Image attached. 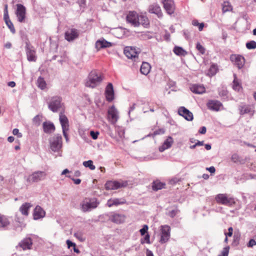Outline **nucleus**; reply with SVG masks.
Here are the masks:
<instances>
[{"label": "nucleus", "instance_id": "nucleus-1", "mask_svg": "<svg viewBox=\"0 0 256 256\" xmlns=\"http://www.w3.org/2000/svg\"><path fill=\"white\" fill-rule=\"evenodd\" d=\"M102 78L96 71L92 70L88 74L85 85L87 87L94 88L102 82Z\"/></svg>", "mask_w": 256, "mask_h": 256}, {"label": "nucleus", "instance_id": "nucleus-2", "mask_svg": "<svg viewBox=\"0 0 256 256\" xmlns=\"http://www.w3.org/2000/svg\"><path fill=\"white\" fill-rule=\"evenodd\" d=\"M99 202L96 199L86 198L80 204L81 210L84 212H88L97 208Z\"/></svg>", "mask_w": 256, "mask_h": 256}, {"label": "nucleus", "instance_id": "nucleus-3", "mask_svg": "<svg viewBox=\"0 0 256 256\" xmlns=\"http://www.w3.org/2000/svg\"><path fill=\"white\" fill-rule=\"evenodd\" d=\"M25 51L28 61L34 62L36 60V48L28 40L25 42Z\"/></svg>", "mask_w": 256, "mask_h": 256}, {"label": "nucleus", "instance_id": "nucleus-4", "mask_svg": "<svg viewBox=\"0 0 256 256\" xmlns=\"http://www.w3.org/2000/svg\"><path fill=\"white\" fill-rule=\"evenodd\" d=\"M215 200L217 203L228 206H232L235 204L232 198H228L226 194H219L216 196Z\"/></svg>", "mask_w": 256, "mask_h": 256}, {"label": "nucleus", "instance_id": "nucleus-5", "mask_svg": "<svg viewBox=\"0 0 256 256\" xmlns=\"http://www.w3.org/2000/svg\"><path fill=\"white\" fill-rule=\"evenodd\" d=\"M124 54L126 56L134 62L138 60V55L140 52L139 49L136 50L135 47L126 46L124 48Z\"/></svg>", "mask_w": 256, "mask_h": 256}, {"label": "nucleus", "instance_id": "nucleus-6", "mask_svg": "<svg viewBox=\"0 0 256 256\" xmlns=\"http://www.w3.org/2000/svg\"><path fill=\"white\" fill-rule=\"evenodd\" d=\"M51 150L56 152H58L62 147V136L60 134H56L50 140Z\"/></svg>", "mask_w": 256, "mask_h": 256}, {"label": "nucleus", "instance_id": "nucleus-7", "mask_svg": "<svg viewBox=\"0 0 256 256\" xmlns=\"http://www.w3.org/2000/svg\"><path fill=\"white\" fill-rule=\"evenodd\" d=\"M128 185L126 181L109 180L105 184V188L106 190H117L120 188L126 187Z\"/></svg>", "mask_w": 256, "mask_h": 256}, {"label": "nucleus", "instance_id": "nucleus-8", "mask_svg": "<svg viewBox=\"0 0 256 256\" xmlns=\"http://www.w3.org/2000/svg\"><path fill=\"white\" fill-rule=\"evenodd\" d=\"M46 176V174L44 171H36L28 176L26 180L29 182H37L44 180Z\"/></svg>", "mask_w": 256, "mask_h": 256}, {"label": "nucleus", "instance_id": "nucleus-9", "mask_svg": "<svg viewBox=\"0 0 256 256\" xmlns=\"http://www.w3.org/2000/svg\"><path fill=\"white\" fill-rule=\"evenodd\" d=\"M16 14L18 21L20 22H24L26 18V8L20 4H17Z\"/></svg>", "mask_w": 256, "mask_h": 256}, {"label": "nucleus", "instance_id": "nucleus-10", "mask_svg": "<svg viewBox=\"0 0 256 256\" xmlns=\"http://www.w3.org/2000/svg\"><path fill=\"white\" fill-rule=\"evenodd\" d=\"M62 98L59 96H54L48 103V108L54 112H56L62 106Z\"/></svg>", "mask_w": 256, "mask_h": 256}, {"label": "nucleus", "instance_id": "nucleus-11", "mask_svg": "<svg viewBox=\"0 0 256 256\" xmlns=\"http://www.w3.org/2000/svg\"><path fill=\"white\" fill-rule=\"evenodd\" d=\"M108 119L112 124H115L118 119V112L114 106L108 110Z\"/></svg>", "mask_w": 256, "mask_h": 256}, {"label": "nucleus", "instance_id": "nucleus-12", "mask_svg": "<svg viewBox=\"0 0 256 256\" xmlns=\"http://www.w3.org/2000/svg\"><path fill=\"white\" fill-rule=\"evenodd\" d=\"M170 227L167 225L162 226L160 243L164 244L170 238Z\"/></svg>", "mask_w": 256, "mask_h": 256}, {"label": "nucleus", "instance_id": "nucleus-13", "mask_svg": "<svg viewBox=\"0 0 256 256\" xmlns=\"http://www.w3.org/2000/svg\"><path fill=\"white\" fill-rule=\"evenodd\" d=\"M230 60L238 69L242 68L245 63L244 57L238 54H232L230 56Z\"/></svg>", "mask_w": 256, "mask_h": 256}, {"label": "nucleus", "instance_id": "nucleus-14", "mask_svg": "<svg viewBox=\"0 0 256 256\" xmlns=\"http://www.w3.org/2000/svg\"><path fill=\"white\" fill-rule=\"evenodd\" d=\"M109 220L116 224H120L125 221L126 216L124 214L116 212H110L108 214Z\"/></svg>", "mask_w": 256, "mask_h": 256}, {"label": "nucleus", "instance_id": "nucleus-15", "mask_svg": "<svg viewBox=\"0 0 256 256\" xmlns=\"http://www.w3.org/2000/svg\"><path fill=\"white\" fill-rule=\"evenodd\" d=\"M164 8L168 14L172 15L175 10V4L173 0H162Z\"/></svg>", "mask_w": 256, "mask_h": 256}, {"label": "nucleus", "instance_id": "nucleus-16", "mask_svg": "<svg viewBox=\"0 0 256 256\" xmlns=\"http://www.w3.org/2000/svg\"><path fill=\"white\" fill-rule=\"evenodd\" d=\"M4 20L6 25L10 30L12 33L13 34H15L16 30L14 27V26L12 22H11L9 18L7 4H6L4 6Z\"/></svg>", "mask_w": 256, "mask_h": 256}, {"label": "nucleus", "instance_id": "nucleus-17", "mask_svg": "<svg viewBox=\"0 0 256 256\" xmlns=\"http://www.w3.org/2000/svg\"><path fill=\"white\" fill-rule=\"evenodd\" d=\"M79 36V32L76 28H71L66 32L65 39L68 42H72L77 38Z\"/></svg>", "mask_w": 256, "mask_h": 256}, {"label": "nucleus", "instance_id": "nucleus-18", "mask_svg": "<svg viewBox=\"0 0 256 256\" xmlns=\"http://www.w3.org/2000/svg\"><path fill=\"white\" fill-rule=\"evenodd\" d=\"M138 15L134 12H130L126 16V21L134 27L138 26Z\"/></svg>", "mask_w": 256, "mask_h": 256}, {"label": "nucleus", "instance_id": "nucleus-19", "mask_svg": "<svg viewBox=\"0 0 256 256\" xmlns=\"http://www.w3.org/2000/svg\"><path fill=\"white\" fill-rule=\"evenodd\" d=\"M178 113L188 121H192L194 118L192 113L184 106H181L178 108Z\"/></svg>", "mask_w": 256, "mask_h": 256}, {"label": "nucleus", "instance_id": "nucleus-20", "mask_svg": "<svg viewBox=\"0 0 256 256\" xmlns=\"http://www.w3.org/2000/svg\"><path fill=\"white\" fill-rule=\"evenodd\" d=\"M148 11L150 13L156 14L158 18H162L163 16L161 8L158 4L155 3L150 5Z\"/></svg>", "mask_w": 256, "mask_h": 256}, {"label": "nucleus", "instance_id": "nucleus-21", "mask_svg": "<svg viewBox=\"0 0 256 256\" xmlns=\"http://www.w3.org/2000/svg\"><path fill=\"white\" fill-rule=\"evenodd\" d=\"M106 98L108 102H112L114 99V90L112 84L108 83L105 90Z\"/></svg>", "mask_w": 256, "mask_h": 256}, {"label": "nucleus", "instance_id": "nucleus-22", "mask_svg": "<svg viewBox=\"0 0 256 256\" xmlns=\"http://www.w3.org/2000/svg\"><path fill=\"white\" fill-rule=\"evenodd\" d=\"M206 105L209 110L218 111L220 107L222 106V104L218 100H211L208 102Z\"/></svg>", "mask_w": 256, "mask_h": 256}, {"label": "nucleus", "instance_id": "nucleus-23", "mask_svg": "<svg viewBox=\"0 0 256 256\" xmlns=\"http://www.w3.org/2000/svg\"><path fill=\"white\" fill-rule=\"evenodd\" d=\"M32 244V240L30 238H26L23 239L18 244V246L23 250H30Z\"/></svg>", "mask_w": 256, "mask_h": 256}, {"label": "nucleus", "instance_id": "nucleus-24", "mask_svg": "<svg viewBox=\"0 0 256 256\" xmlns=\"http://www.w3.org/2000/svg\"><path fill=\"white\" fill-rule=\"evenodd\" d=\"M45 214L44 210L40 206H37L34 210L33 214L34 218L35 220L40 219L44 218Z\"/></svg>", "mask_w": 256, "mask_h": 256}, {"label": "nucleus", "instance_id": "nucleus-25", "mask_svg": "<svg viewBox=\"0 0 256 256\" xmlns=\"http://www.w3.org/2000/svg\"><path fill=\"white\" fill-rule=\"evenodd\" d=\"M190 90L196 94H202L206 91L205 88L202 84H194L190 86Z\"/></svg>", "mask_w": 256, "mask_h": 256}, {"label": "nucleus", "instance_id": "nucleus-26", "mask_svg": "<svg viewBox=\"0 0 256 256\" xmlns=\"http://www.w3.org/2000/svg\"><path fill=\"white\" fill-rule=\"evenodd\" d=\"M240 114L241 115H244V114H250V115H253L254 112V110L252 108L251 106L249 105H243L239 106Z\"/></svg>", "mask_w": 256, "mask_h": 256}, {"label": "nucleus", "instance_id": "nucleus-27", "mask_svg": "<svg viewBox=\"0 0 256 256\" xmlns=\"http://www.w3.org/2000/svg\"><path fill=\"white\" fill-rule=\"evenodd\" d=\"M126 202V200L124 198H114L110 199L108 200L107 206L108 207H112L114 206H118L120 204H122Z\"/></svg>", "mask_w": 256, "mask_h": 256}, {"label": "nucleus", "instance_id": "nucleus-28", "mask_svg": "<svg viewBox=\"0 0 256 256\" xmlns=\"http://www.w3.org/2000/svg\"><path fill=\"white\" fill-rule=\"evenodd\" d=\"M174 142L173 138L171 136H168L164 142L163 144L159 148V150L160 152H164L166 149L170 148Z\"/></svg>", "mask_w": 256, "mask_h": 256}, {"label": "nucleus", "instance_id": "nucleus-29", "mask_svg": "<svg viewBox=\"0 0 256 256\" xmlns=\"http://www.w3.org/2000/svg\"><path fill=\"white\" fill-rule=\"evenodd\" d=\"M96 46L98 48H104L111 47L112 46V44L104 39H102L96 41Z\"/></svg>", "mask_w": 256, "mask_h": 256}, {"label": "nucleus", "instance_id": "nucleus-30", "mask_svg": "<svg viewBox=\"0 0 256 256\" xmlns=\"http://www.w3.org/2000/svg\"><path fill=\"white\" fill-rule=\"evenodd\" d=\"M60 122L62 130L69 128L68 118L62 112H60Z\"/></svg>", "mask_w": 256, "mask_h": 256}, {"label": "nucleus", "instance_id": "nucleus-31", "mask_svg": "<svg viewBox=\"0 0 256 256\" xmlns=\"http://www.w3.org/2000/svg\"><path fill=\"white\" fill-rule=\"evenodd\" d=\"M42 126L44 132L47 134H50L55 130L54 124L50 122H44Z\"/></svg>", "mask_w": 256, "mask_h": 256}, {"label": "nucleus", "instance_id": "nucleus-32", "mask_svg": "<svg viewBox=\"0 0 256 256\" xmlns=\"http://www.w3.org/2000/svg\"><path fill=\"white\" fill-rule=\"evenodd\" d=\"M32 206L30 203L25 202L20 208V211L22 214L27 216L28 214L29 209Z\"/></svg>", "mask_w": 256, "mask_h": 256}, {"label": "nucleus", "instance_id": "nucleus-33", "mask_svg": "<svg viewBox=\"0 0 256 256\" xmlns=\"http://www.w3.org/2000/svg\"><path fill=\"white\" fill-rule=\"evenodd\" d=\"M10 224V221L8 216L0 214V228H5Z\"/></svg>", "mask_w": 256, "mask_h": 256}, {"label": "nucleus", "instance_id": "nucleus-34", "mask_svg": "<svg viewBox=\"0 0 256 256\" xmlns=\"http://www.w3.org/2000/svg\"><path fill=\"white\" fill-rule=\"evenodd\" d=\"M150 66L148 62H143L140 66V72L142 74L147 75L150 72Z\"/></svg>", "mask_w": 256, "mask_h": 256}, {"label": "nucleus", "instance_id": "nucleus-35", "mask_svg": "<svg viewBox=\"0 0 256 256\" xmlns=\"http://www.w3.org/2000/svg\"><path fill=\"white\" fill-rule=\"evenodd\" d=\"M138 26L140 24H142L144 27H147L150 24L148 18L146 16L144 15H138Z\"/></svg>", "mask_w": 256, "mask_h": 256}, {"label": "nucleus", "instance_id": "nucleus-36", "mask_svg": "<svg viewBox=\"0 0 256 256\" xmlns=\"http://www.w3.org/2000/svg\"><path fill=\"white\" fill-rule=\"evenodd\" d=\"M173 52L176 55L179 56H185L187 54V52L180 46H174Z\"/></svg>", "mask_w": 256, "mask_h": 256}, {"label": "nucleus", "instance_id": "nucleus-37", "mask_svg": "<svg viewBox=\"0 0 256 256\" xmlns=\"http://www.w3.org/2000/svg\"><path fill=\"white\" fill-rule=\"evenodd\" d=\"M234 80L233 81L232 88L234 90L238 92L242 89V87L241 86V84L237 79L236 74H234Z\"/></svg>", "mask_w": 256, "mask_h": 256}, {"label": "nucleus", "instance_id": "nucleus-38", "mask_svg": "<svg viewBox=\"0 0 256 256\" xmlns=\"http://www.w3.org/2000/svg\"><path fill=\"white\" fill-rule=\"evenodd\" d=\"M241 234L239 232H235L233 236L232 244L234 246H238L240 244Z\"/></svg>", "mask_w": 256, "mask_h": 256}, {"label": "nucleus", "instance_id": "nucleus-39", "mask_svg": "<svg viewBox=\"0 0 256 256\" xmlns=\"http://www.w3.org/2000/svg\"><path fill=\"white\" fill-rule=\"evenodd\" d=\"M37 86L41 90H44L46 88V82L43 78L38 77L37 80Z\"/></svg>", "mask_w": 256, "mask_h": 256}, {"label": "nucleus", "instance_id": "nucleus-40", "mask_svg": "<svg viewBox=\"0 0 256 256\" xmlns=\"http://www.w3.org/2000/svg\"><path fill=\"white\" fill-rule=\"evenodd\" d=\"M165 184L160 182H154L152 184V189L154 190H158L164 188Z\"/></svg>", "mask_w": 256, "mask_h": 256}, {"label": "nucleus", "instance_id": "nucleus-41", "mask_svg": "<svg viewBox=\"0 0 256 256\" xmlns=\"http://www.w3.org/2000/svg\"><path fill=\"white\" fill-rule=\"evenodd\" d=\"M74 236L81 242H84L86 240V238L84 236V233L82 231H78L74 232Z\"/></svg>", "mask_w": 256, "mask_h": 256}, {"label": "nucleus", "instance_id": "nucleus-42", "mask_svg": "<svg viewBox=\"0 0 256 256\" xmlns=\"http://www.w3.org/2000/svg\"><path fill=\"white\" fill-rule=\"evenodd\" d=\"M83 165L86 168H88L91 170H94L96 168V166L93 164V162L92 160L84 162Z\"/></svg>", "mask_w": 256, "mask_h": 256}, {"label": "nucleus", "instance_id": "nucleus-43", "mask_svg": "<svg viewBox=\"0 0 256 256\" xmlns=\"http://www.w3.org/2000/svg\"><path fill=\"white\" fill-rule=\"evenodd\" d=\"M180 212V210L177 207H176L174 210H170L167 215L171 218H174Z\"/></svg>", "mask_w": 256, "mask_h": 256}, {"label": "nucleus", "instance_id": "nucleus-44", "mask_svg": "<svg viewBox=\"0 0 256 256\" xmlns=\"http://www.w3.org/2000/svg\"><path fill=\"white\" fill-rule=\"evenodd\" d=\"M218 92L220 96L222 97L226 96L228 94V90L224 86L219 88Z\"/></svg>", "mask_w": 256, "mask_h": 256}, {"label": "nucleus", "instance_id": "nucleus-45", "mask_svg": "<svg viewBox=\"0 0 256 256\" xmlns=\"http://www.w3.org/2000/svg\"><path fill=\"white\" fill-rule=\"evenodd\" d=\"M42 116L40 114H38L35 116L32 120L33 123L36 126H39L42 121Z\"/></svg>", "mask_w": 256, "mask_h": 256}, {"label": "nucleus", "instance_id": "nucleus-46", "mask_svg": "<svg viewBox=\"0 0 256 256\" xmlns=\"http://www.w3.org/2000/svg\"><path fill=\"white\" fill-rule=\"evenodd\" d=\"M246 47L248 49L252 50L256 48V42L254 40H251L246 44Z\"/></svg>", "mask_w": 256, "mask_h": 256}, {"label": "nucleus", "instance_id": "nucleus-47", "mask_svg": "<svg viewBox=\"0 0 256 256\" xmlns=\"http://www.w3.org/2000/svg\"><path fill=\"white\" fill-rule=\"evenodd\" d=\"M164 132H165V130L164 128H159L158 130H155L153 134H148L147 136L150 137L151 136H155L158 135V134H164Z\"/></svg>", "mask_w": 256, "mask_h": 256}, {"label": "nucleus", "instance_id": "nucleus-48", "mask_svg": "<svg viewBox=\"0 0 256 256\" xmlns=\"http://www.w3.org/2000/svg\"><path fill=\"white\" fill-rule=\"evenodd\" d=\"M196 48L197 50L202 54L205 53L206 50L198 42L196 43Z\"/></svg>", "mask_w": 256, "mask_h": 256}, {"label": "nucleus", "instance_id": "nucleus-49", "mask_svg": "<svg viewBox=\"0 0 256 256\" xmlns=\"http://www.w3.org/2000/svg\"><path fill=\"white\" fill-rule=\"evenodd\" d=\"M150 236L148 233H147L146 235H144V237L143 238L140 240V242L142 244H143L145 242L150 244Z\"/></svg>", "mask_w": 256, "mask_h": 256}, {"label": "nucleus", "instance_id": "nucleus-50", "mask_svg": "<svg viewBox=\"0 0 256 256\" xmlns=\"http://www.w3.org/2000/svg\"><path fill=\"white\" fill-rule=\"evenodd\" d=\"M230 247L228 246L224 248L221 254L218 256H228Z\"/></svg>", "mask_w": 256, "mask_h": 256}, {"label": "nucleus", "instance_id": "nucleus-51", "mask_svg": "<svg viewBox=\"0 0 256 256\" xmlns=\"http://www.w3.org/2000/svg\"><path fill=\"white\" fill-rule=\"evenodd\" d=\"M148 226L146 224L144 225L142 228L140 230V232L142 236L146 235L148 233Z\"/></svg>", "mask_w": 256, "mask_h": 256}, {"label": "nucleus", "instance_id": "nucleus-52", "mask_svg": "<svg viewBox=\"0 0 256 256\" xmlns=\"http://www.w3.org/2000/svg\"><path fill=\"white\" fill-rule=\"evenodd\" d=\"M231 160L234 162H237L240 161V158L236 154H234L232 156Z\"/></svg>", "mask_w": 256, "mask_h": 256}, {"label": "nucleus", "instance_id": "nucleus-53", "mask_svg": "<svg viewBox=\"0 0 256 256\" xmlns=\"http://www.w3.org/2000/svg\"><path fill=\"white\" fill-rule=\"evenodd\" d=\"M217 66L216 65L212 64L210 68V72L212 75H214L216 72Z\"/></svg>", "mask_w": 256, "mask_h": 256}, {"label": "nucleus", "instance_id": "nucleus-54", "mask_svg": "<svg viewBox=\"0 0 256 256\" xmlns=\"http://www.w3.org/2000/svg\"><path fill=\"white\" fill-rule=\"evenodd\" d=\"M99 134H100V133L98 132H94V131L90 132V136L94 140L97 139Z\"/></svg>", "mask_w": 256, "mask_h": 256}, {"label": "nucleus", "instance_id": "nucleus-55", "mask_svg": "<svg viewBox=\"0 0 256 256\" xmlns=\"http://www.w3.org/2000/svg\"><path fill=\"white\" fill-rule=\"evenodd\" d=\"M256 245V241L254 239H250L248 242L247 244L248 248H252Z\"/></svg>", "mask_w": 256, "mask_h": 256}, {"label": "nucleus", "instance_id": "nucleus-56", "mask_svg": "<svg viewBox=\"0 0 256 256\" xmlns=\"http://www.w3.org/2000/svg\"><path fill=\"white\" fill-rule=\"evenodd\" d=\"M77 3L81 8H84L86 6V0H78Z\"/></svg>", "mask_w": 256, "mask_h": 256}, {"label": "nucleus", "instance_id": "nucleus-57", "mask_svg": "<svg viewBox=\"0 0 256 256\" xmlns=\"http://www.w3.org/2000/svg\"><path fill=\"white\" fill-rule=\"evenodd\" d=\"M66 243L67 244V246H68V248H70L71 247H74L76 246V244L72 242V241H70V240H68L66 241Z\"/></svg>", "mask_w": 256, "mask_h": 256}, {"label": "nucleus", "instance_id": "nucleus-58", "mask_svg": "<svg viewBox=\"0 0 256 256\" xmlns=\"http://www.w3.org/2000/svg\"><path fill=\"white\" fill-rule=\"evenodd\" d=\"M12 134L14 135H17L18 138L22 136V134L19 132V130L18 128H14L12 130Z\"/></svg>", "mask_w": 256, "mask_h": 256}, {"label": "nucleus", "instance_id": "nucleus-59", "mask_svg": "<svg viewBox=\"0 0 256 256\" xmlns=\"http://www.w3.org/2000/svg\"><path fill=\"white\" fill-rule=\"evenodd\" d=\"M232 232H233V228L232 227H230L228 228V232H225L224 234L226 235V237L228 236H232Z\"/></svg>", "mask_w": 256, "mask_h": 256}, {"label": "nucleus", "instance_id": "nucleus-60", "mask_svg": "<svg viewBox=\"0 0 256 256\" xmlns=\"http://www.w3.org/2000/svg\"><path fill=\"white\" fill-rule=\"evenodd\" d=\"M68 129H64L62 130V133L63 135L66 139V142H68V134H67V132L68 130Z\"/></svg>", "mask_w": 256, "mask_h": 256}, {"label": "nucleus", "instance_id": "nucleus-61", "mask_svg": "<svg viewBox=\"0 0 256 256\" xmlns=\"http://www.w3.org/2000/svg\"><path fill=\"white\" fill-rule=\"evenodd\" d=\"M66 177L71 178V180L74 182V183L76 184H78L81 182V180L79 178L75 179L74 178H72L70 176H66Z\"/></svg>", "mask_w": 256, "mask_h": 256}, {"label": "nucleus", "instance_id": "nucleus-62", "mask_svg": "<svg viewBox=\"0 0 256 256\" xmlns=\"http://www.w3.org/2000/svg\"><path fill=\"white\" fill-rule=\"evenodd\" d=\"M183 34L186 40H188L190 38V33L188 30H184Z\"/></svg>", "mask_w": 256, "mask_h": 256}, {"label": "nucleus", "instance_id": "nucleus-63", "mask_svg": "<svg viewBox=\"0 0 256 256\" xmlns=\"http://www.w3.org/2000/svg\"><path fill=\"white\" fill-rule=\"evenodd\" d=\"M206 132V128L205 126L201 127L198 131L200 134H205Z\"/></svg>", "mask_w": 256, "mask_h": 256}, {"label": "nucleus", "instance_id": "nucleus-64", "mask_svg": "<svg viewBox=\"0 0 256 256\" xmlns=\"http://www.w3.org/2000/svg\"><path fill=\"white\" fill-rule=\"evenodd\" d=\"M206 170H208L211 174H214L216 172L215 168L213 166H212L210 168H207Z\"/></svg>", "mask_w": 256, "mask_h": 256}]
</instances>
